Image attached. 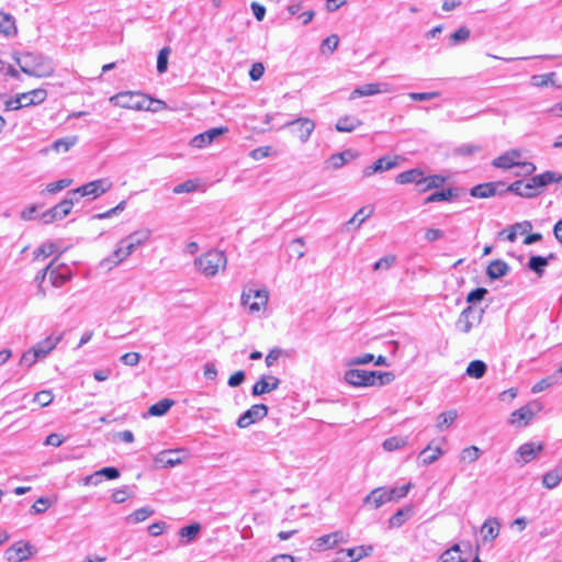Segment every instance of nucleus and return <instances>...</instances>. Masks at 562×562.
<instances>
[{"mask_svg":"<svg viewBox=\"0 0 562 562\" xmlns=\"http://www.w3.org/2000/svg\"><path fill=\"white\" fill-rule=\"evenodd\" d=\"M486 364L482 360H473L467 368V374L474 379H481L486 372Z\"/></svg>","mask_w":562,"mask_h":562,"instance_id":"obj_40","label":"nucleus"},{"mask_svg":"<svg viewBox=\"0 0 562 562\" xmlns=\"http://www.w3.org/2000/svg\"><path fill=\"white\" fill-rule=\"evenodd\" d=\"M349 541V533L344 530H336L334 532L323 535L316 538L313 542V549L315 551H326L338 547L339 544L347 543Z\"/></svg>","mask_w":562,"mask_h":562,"instance_id":"obj_7","label":"nucleus"},{"mask_svg":"<svg viewBox=\"0 0 562 562\" xmlns=\"http://www.w3.org/2000/svg\"><path fill=\"white\" fill-rule=\"evenodd\" d=\"M407 445V439L405 437H390L383 441V449L385 451H395Z\"/></svg>","mask_w":562,"mask_h":562,"instance_id":"obj_51","label":"nucleus"},{"mask_svg":"<svg viewBox=\"0 0 562 562\" xmlns=\"http://www.w3.org/2000/svg\"><path fill=\"white\" fill-rule=\"evenodd\" d=\"M440 93L438 91L431 92H411L408 97L413 101H427L439 97Z\"/></svg>","mask_w":562,"mask_h":562,"instance_id":"obj_62","label":"nucleus"},{"mask_svg":"<svg viewBox=\"0 0 562 562\" xmlns=\"http://www.w3.org/2000/svg\"><path fill=\"white\" fill-rule=\"evenodd\" d=\"M533 416L535 413L530 405H525L510 414L508 423L513 426L524 427L533 418Z\"/></svg>","mask_w":562,"mask_h":562,"instance_id":"obj_20","label":"nucleus"},{"mask_svg":"<svg viewBox=\"0 0 562 562\" xmlns=\"http://www.w3.org/2000/svg\"><path fill=\"white\" fill-rule=\"evenodd\" d=\"M389 91H390V88H389L387 83H381V82L364 83V85H361V86L355 88L352 90V92L350 93L349 99L353 100L357 98L375 95V94L385 93Z\"/></svg>","mask_w":562,"mask_h":562,"instance_id":"obj_14","label":"nucleus"},{"mask_svg":"<svg viewBox=\"0 0 562 562\" xmlns=\"http://www.w3.org/2000/svg\"><path fill=\"white\" fill-rule=\"evenodd\" d=\"M167 108L166 102L156 99L146 98L145 108L143 110L158 112L160 110H165Z\"/></svg>","mask_w":562,"mask_h":562,"instance_id":"obj_63","label":"nucleus"},{"mask_svg":"<svg viewBox=\"0 0 562 562\" xmlns=\"http://www.w3.org/2000/svg\"><path fill=\"white\" fill-rule=\"evenodd\" d=\"M110 101L114 102L121 108L143 110L145 108L146 98L140 93L126 91L113 95Z\"/></svg>","mask_w":562,"mask_h":562,"instance_id":"obj_10","label":"nucleus"},{"mask_svg":"<svg viewBox=\"0 0 562 562\" xmlns=\"http://www.w3.org/2000/svg\"><path fill=\"white\" fill-rule=\"evenodd\" d=\"M77 143V137L76 136H71V137H64V138H59L57 140H55L52 146H50V149L52 150H55L56 153H60V151H68L75 144Z\"/></svg>","mask_w":562,"mask_h":562,"instance_id":"obj_47","label":"nucleus"},{"mask_svg":"<svg viewBox=\"0 0 562 562\" xmlns=\"http://www.w3.org/2000/svg\"><path fill=\"white\" fill-rule=\"evenodd\" d=\"M524 189L525 198H535L542 191L536 176L529 178L526 182L524 181Z\"/></svg>","mask_w":562,"mask_h":562,"instance_id":"obj_48","label":"nucleus"},{"mask_svg":"<svg viewBox=\"0 0 562 562\" xmlns=\"http://www.w3.org/2000/svg\"><path fill=\"white\" fill-rule=\"evenodd\" d=\"M555 72H549L544 75H533L531 77V85L537 88H542L547 86H555L554 78Z\"/></svg>","mask_w":562,"mask_h":562,"instance_id":"obj_46","label":"nucleus"},{"mask_svg":"<svg viewBox=\"0 0 562 562\" xmlns=\"http://www.w3.org/2000/svg\"><path fill=\"white\" fill-rule=\"evenodd\" d=\"M173 403L175 402L172 400L164 398L153 404L148 409V414L150 416H162L171 408Z\"/></svg>","mask_w":562,"mask_h":562,"instance_id":"obj_39","label":"nucleus"},{"mask_svg":"<svg viewBox=\"0 0 562 562\" xmlns=\"http://www.w3.org/2000/svg\"><path fill=\"white\" fill-rule=\"evenodd\" d=\"M267 414L268 407L265 404H255L239 416L237 426L239 428H247L256 422L263 419Z\"/></svg>","mask_w":562,"mask_h":562,"instance_id":"obj_12","label":"nucleus"},{"mask_svg":"<svg viewBox=\"0 0 562 562\" xmlns=\"http://www.w3.org/2000/svg\"><path fill=\"white\" fill-rule=\"evenodd\" d=\"M536 177L541 189H543L546 186L550 183L562 181V175L557 173L554 171H546L543 173L537 175Z\"/></svg>","mask_w":562,"mask_h":562,"instance_id":"obj_50","label":"nucleus"},{"mask_svg":"<svg viewBox=\"0 0 562 562\" xmlns=\"http://www.w3.org/2000/svg\"><path fill=\"white\" fill-rule=\"evenodd\" d=\"M521 153L519 149H510L503 155L496 157L492 161V166L495 168L508 170L515 166L520 167L525 175H532L536 170V166L532 162H520L519 158Z\"/></svg>","mask_w":562,"mask_h":562,"instance_id":"obj_5","label":"nucleus"},{"mask_svg":"<svg viewBox=\"0 0 562 562\" xmlns=\"http://www.w3.org/2000/svg\"><path fill=\"white\" fill-rule=\"evenodd\" d=\"M71 279V271L68 266L65 263H60L58 266L53 265V269L50 272V283L55 288H59L64 285Z\"/></svg>","mask_w":562,"mask_h":562,"instance_id":"obj_18","label":"nucleus"},{"mask_svg":"<svg viewBox=\"0 0 562 562\" xmlns=\"http://www.w3.org/2000/svg\"><path fill=\"white\" fill-rule=\"evenodd\" d=\"M390 502V497L387 495L386 487H378L371 491L369 495L366 496L364 503L370 504L373 508H379L383 504Z\"/></svg>","mask_w":562,"mask_h":562,"instance_id":"obj_25","label":"nucleus"},{"mask_svg":"<svg viewBox=\"0 0 562 562\" xmlns=\"http://www.w3.org/2000/svg\"><path fill=\"white\" fill-rule=\"evenodd\" d=\"M397 165L396 159H391L389 157H382L373 162V169L378 172L386 171L394 168Z\"/></svg>","mask_w":562,"mask_h":562,"instance_id":"obj_55","label":"nucleus"},{"mask_svg":"<svg viewBox=\"0 0 562 562\" xmlns=\"http://www.w3.org/2000/svg\"><path fill=\"white\" fill-rule=\"evenodd\" d=\"M61 338V334L50 335L44 338L43 340L38 341L32 348L38 352L42 359H44L56 348V346L60 342Z\"/></svg>","mask_w":562,"mask_h":562,"instance_id":"obj_19","label":"nucleus"},{"mask_svg":"<svg viewBox=\"0 0 562 562\" xmlns=\"http://www.w3.org/2000/svg\"><path fill=\"white\" fill-rule=\"evenodd\" d=\"M154 509L149 506H145L134 510L132 514L126 516L125 520L127 524H138L146 520L148 517L154 515Z\"/></svg>","mask_w":562,"mask_h":562,"instance_id":"obj_32","label":"nucleus"},{"mask_svg":"<svg viewBox=\"0 0 562 562\" xmlns=\"http://www.w3.org/2000/svg\"><path fill=\"white\" fill-rule=\"evenodd\" d=\"M179 450H165L158 453L155 458V463L160 468H172L181 463Z\"/></svg>","mask_w":562,"mask_h":562,"instance_id":"obj_21","label":"nucleus"},{"mask_svg":"<svg viewBox=\"0 0 562 562\" xmlns=\"http://www.w3.org/2000/svg\"><path fill=\"white\" fill-rule=\"evenodd\" d=\"M501 525L496 518H488L484 521L481 532L484 540H494L499 533Z\"/></svg>","mask_w":562,"mask_h":562,"instance_id":"obj_29","label":"nucleus"},{"mask_svg":"<svg viewBox=\"0 0 562 562\" xmlns=\"http://www.w3.org/2000/svg\"><path fill=\"white\" fill-rule=\"evenodd\" d=\"M423 176L424 171L422 169L413 168L398 173L395 178V181L398 184L415 183L416 186L422 187Z\"/></svg>","mask_w":562,"mask_h":562,"instance_id":"obj_23","label":"nucleus"},{"mask_svg":"<svg viewBox=\"0 0 562 562\" xmlns=\"http://www.w3.org/2000/svg\"><path fill=\"white\" fill-rule=\"evenodd\" d=\"M281 128H290L291 133L304 144L310 139L315 130V123L308 117H299L284 123Z\"/></svg>","mask_w":562,"mask_h":562,"instance_id":"obj_8","label":"nucleus"},{"mask_svg":"<svg viewBox=\"0 0 562 562\" xmlns=\"http://www.w3.org/2000/svg\"><path fill=\"white\" fill-rule=\"evenodd\" d=\"M280 380L273 375H262L251 389L254 396H259L272 392L279 387Z\"/></svg>","mask_w":562,"mask_h":562,"instance_id":"obj_16","label":"nucleus"},{"mask_svg":"<svg viewBox=\"0 0 562 562\" xmlns=\"http://www.w3.org/2000/svg\"><path fill=\"white\" fill-rule=\"evenodd\" d=\"M200 524H191L189 526L182 527L179 530V536L183 540V542L188 544L196 538L198 533L200 532Z\"/></svg>","mask_w":562,"mask_h":562,"instance_id":"obj_37","label":"nucleus"},{"mask_svg":"<svg viewBox=\"0 0 562 562\" xmlns=\"http://www.w3.org/2000/svg\"><path fill=\"white\" fill-rule=\"evenodd\" d=\"M458 417V413L456 409H450L448 412H443L441 413L438 417H437V424H436V427L439 429V430H443V429H447L449 428L453 423L454 420L457 419Z\"/></svg>","mask_w":562,"mask_h":562,"instance_id":"obj_36","label":"nucleus"},{"mask_svg":"<svg viewBox=\"0 0 562 562\" xmlns=\"http://www.w3.org/2000/svg\"><path fill=\"white\" fill-rule=\"evenodd\" d=\"M150 236H151V231L148 228H143V229L135 231V232L131 233L128 236H126V238L138 247V246H142L145 243H147L149 240Z\"/></svg>","mask_w":562,"mask_h":562,"instance_id":"obj_45","label":"nucleus"},{"mask_svg":"<svg viewBox=\"0 0 562 562\" xmlns=\"http://www.w3.org/2000/svg\"><path fill=\"white\" fill-rule=\"evenodd\" d=\"M99 476H105L108 480H115L120 476V471L113 467L103 468L94 474L87 476L85 479V484H98L100 481L97 477Z\"/></svg>","mask_w":562,"mask_h":562,"instance_id":"obj_28","label":"nucleus"},{"mask_svg":"<svg viewBox=\"0 0 562 562\" xmlns=\"http://www.w3.org/2000/svg\"><path fill=\"white\" fill-rule=\"evenodd\" d=\"M361 125H362V122L358 117L351 116V115H346V116L340 117L337 121L335 128H336V131L341 132V133H350Z\"/></svg>","mask_w":562,"mask_h":562,"instance_id":"obj_26","label":"nucleus"},{"mask_svg":"<svg viewBox=\"0 0 562 562\" xmlns=\"http://www.w3.org/2000/svg\"><path fill=\"white\" fill-rule=\"evenodd\" d=\"M54 400V394L49 390H43L35 394L34 402L42 407L48 406Z\"/></svg>","mask_w":562,"mask_h":562,"instance_id":"obj_57","label":"nucleus"},{"mask_svg":"<svg viewBox=\"0 0 562 562\" xmlns=\"http://www.w3.org/2000/svg\"><path fill=\"white\" fill-rule=\"evenodd\" d=\"M473 319H474V311L471 306H468L467 308H464L461 312V314L459 315V317L456 322L457 329H459L461 333H464V334L470 333L474 325Z\"/></svg>","mask_w":562,"mask_h":562,"instance_id":"obj_24","label":"nucleus"},{"mask_svg":"<svg viewBox=\"0 0 562 562\" xmlns=\"http://www.w3.org/2000/svg\"><path fill=\"white\" fill-rule=\"evenodd\" d=\"M412 507H405V508H401L398 509L389 520V524H390V527L392 528H398L401 527L405 521L406 519L409 517V515L412 514Z\"/></svg>","mask_w":562,"mask_h":562,"instance_id":"obj_42","label":"nucleus"},{"mask_svg":"<svg viewBox=\"0 0 562 562\" xmlns=\"http://www.w3.org/2000/svg\"><path fill=\"white\" fill-rule=\"evenodd\" d=\"M228 132V127L220 126L210 128L199 135H195L191 140L190 145L194 148H204L211 145L218 136L224 135Z\"/></svg>","mask_w":562,"mask_h":562,"instance_id":"obj_13","label":"nucleus"},{"mask_svg":"<svg viewBox=\"0 0 562 562\" xmlns=\"http://www.w3.org/2000/svg\"><path fill=\"white\" fill-rule=\"evenodd\" d=\"M446 179L442 176L434 175L429 177H424L422 180L420 192H426L431 189H438L443 186Z\"/></svg>","mask_w":562,"mask_h":562,"instance_id":"obj_35","label":"nucleus"},{"mask_svg":"<svg viewBox=\"0 0 562 562\" xmlns=\"http://www.w3.org/2000/svg\"><path fill=\"white\" fill-rule=\"evenodd\" d=\"M128 258L125 249L119 241L113 252L101 261V267L111 270Z\"/></svg>","mask_w":562,"mask_h":562,"instance_id":"obj_22","label":"nucleus"},{"mask_svg":"<svg viewBox=\"0 0 562 562\" xmlns=\"http://www.w3.org/2000/svg\"><path fill=\"white\" fill-rule=\"evenodd\" d=\"M169 53H170V49L168 47H164L158 53V57H157V71L159 74H164V72L167 71Z\"/></svg>","mask_w":562,"mask_h":562,"instance_id":"obj_58","label":"nucleus"},{"mask_svg":"<svg viewBox=\"0 0 562 562\" xmlns=\"http://www.w3.org/2000/svg\"><path fill=\"white\" fill-rule=\"evenodd\" d=\"M411 488H412L411 483H407L405 485L397 486V487L387 488V495L390 497V502L398 501V499L405 497L408 494Z\"/></svg>","mask_w":562,"mask_h":562,"instance_id":"obj_53","label":"nucleus"},{"mask_svg":"<svg viewBox=\"0 0 562 562\" xmlns=\"http://www.w3.org/2000/svg\"><path fill=\"white\" fill-rule=\"evenodd\" d=\"M0 33L9 36L16 33L15 21L12 15L0 11Z\"/></svg>","mask_w":562,"mask_h":562,"instance_id":"obj_33","label":"nucleus"},{"mask_svg":"<svg viewBox=\"0 0 562 562\" xmlns=\"http://www.w3.org/2000/svg\"><path fill=\"white\" fill-rule=\"evenodd\" d=\"M481 456V450L476 446H470L461 451L462 461L475 462Z\"/></svg>","mask_w":562,"mask_h":562,"instance_id":"obj_54","label":"nucleus"},{"mask_svg":"<svg viewBox=\"0 0 562 562\" xmlns=\"http://www.w3.org/2000/svg\"><path fill=\"white\" fill-rule=\"evenodd\" d=\"M454 195L453 189L449 188L442 191H437L428 195L425 200V203L440 202V201H450Z\"/></svg>","mask_w":562,"mask_h":562,"instance_id":"obj_52","label":"nucleus"},{"mask_svg":"<svg viewBox=\"0 0 562 562\" xmlns=\"http://www.w3.org/2000/svg\"><path fill=\"white\" fill-rule=\"evenodd\" d=\"M72 183V179H60L55 182H50L46 186L45 191L47 193L54 194L66 188H68Z\"/></svg>","mask_w":562,"mask_h":562,"instance_id":"obj_56","label":"nucleus"},{"mask_svg":"<svg viewBox=\"0 0 562 562\" xmlns=\"http://www.w3.org/2000/svg\"><path fill=\"white\" fill-rule=\"evenodd\" d=\"M470 37V30L462 26L450 35V40L452 44H458L460 42H464Z\"/></svg>","mask_w":562,"mask_h":562,"instance_id":"obj_61","label":"nucleus"},{"mask_svg":"<svg viewBox=\"0 0 562 562\" xmlns=\"http://www.w3.org/2000/svg\"><path fill=\"white\" fill-rule=\"evenodd\" d=\"M20 69L34 77H47L53 72L49 61L41 54L26 53L18 59Z\"/></svg>","mask_w":562,"mask_h":562,"instance_id":"obj_2","label":"nucleus"},{"mask_svg":"<svg viewBox=\"0 0 562 562\" xmlns=\"http://www.w3.org/2000/svg\"><path fill=\"white\" fill-rule=\"evenodd\" d=\"M194 266L204 277L213 278L220 271H225L227 257L222 250H209L195 258Z\"/></svg>","mask_w":562,"mask_h":562,"instance_id":"obj_1","label":"nucleus"},{"mask_svg":"<svg viewBox=\"0 0 562 562\" xmlns=\"http://www.w3.org/2000/svg\"><path fill=\"white\" fill-rule=\"evenodd\" d=\"M561 481H562V469H559V468L544 473V475L542 477V484L549 490L557 487Z\"/></svg>","mask_w":562,"mask_h":562,"instance_id":"obj_34","label":"nucleus"},{"mask_svg":"<svg viewBox=\"0 0 562 562\" xmlns=\"http://www.w3.org/2000/svg\"><path fill=\"white\" fill-rule=\"evenodd\" d=\"M373 213L372 209H368L367 206H363L357 211V213L350 218L348 224H353L356 221H358V226H360L366 218L370 217Z\"/></svg>","mask_w":562,"mask_h":562,"instance_id":"obj_60","label":"nucleus"},{"mask_svg":"<svg viewBox=\"0 0 562 562\" xmlns=\"http://www.w3.org/2000/svg\"><path fill=\"white\" fill-rule=\"evenodd\" d=\"M41 356L38 355L35 349L30 348L26 351H24L20 358L19 364L21 367H25L26 369H30L33 367L38 360H41Z\"/></svg>","mask_w":562,"mask_h":562,"instance_id":"obj_44","label":"nucleus"},{"mask_svg":"<svg viewBox=\"0 0 562 562\" xmlns=\"http://www.w3.org/2000/svg\"><path fill=\"white\" fill-rule=\"evenodd\" d=\"M198 189V183L194 180H187L182 183L177 184L173 187L172 191L176 194L181 193H191L194 192Z\"/></svg>","mask_w":562,"mask_h":562,"instance_id":"obj_59","label":"nucleus"},{"mask_svg":"<svg viewBox=\"0 0 562 562\" xmlns=\"http://www.w3.org/2000/svg\"><path fill=\"white\" fill-rule=\"evenodd\" d=\"M505 187V183L502 181L497 182H487L474 186L471 189V195L479 199H485L496 195L497 193H502V188Z\"/></svg>","mask_w":562,"mask_h":562,"instance_id":"obj_15","label":"nucleus"},{"mask_svg":"<svg viewBox=\"0 0 562 562\" xmlns=\"http://www.w3.org/2000/svg\"><path fill=\"white\" fill-rule=\"evenodd\" d=\"M440 562H465L461 555L459 544H453L450 549H447L439 558Z\"/></svg>","mask_w":562,"mask_h":562,"instance_id":"obj_38","label":"nucleus"},{"mask_svg":"<svg viewBox=\"0 0 562 562\" xmlns=\"http://www.w3.org/2000/svg\"><path fill=\"white\" fill-rule=\"evenodd\" d=\"M269 293L266 289H255L246 285L243 289L240 302L249 313H258L267 306Z\"/></svg>","mask_w":562,"mask_h":562,"instance_id":"obj_4","label":"nucleus"},{"mask_svg":"<svg viewBox=\"0 0 562 562\" xmlns=\"http://www.w3.org/2000/svg\"><path fill=\"white\" fill-rule=\"evenodd\" d=\"M442 454L443 451L440 447L432 448L431 445H428L420 451L422 463L424 465H429L436 462Z\"/></svg>","mask_w":562,"mask_h":562,"instance_id":"obj_30","label":"nucleus"},{"mask_svg":"<svg viewBox=\"0 0 562 562\" xmlns=\"http://www.w3.org/2000/svg\"><path fill=\"white\" fill-rule=\"evenodd\" d=\"M112 182L109 179L102 178L90 181L77 189L68 191V195H80V196H89L98 198L103 193L108 192L112 188Z\"/></svg>","mask_w":562,"mask_h":562,"instance_id":"obj_6","label":"nucleus"},{"mask_svg":"<svg viewBox=\"0 0 562 562\" xmlns=\"http://www.w3.org/2000/svg\"><path fill=\"white\" fill-rule=\"evenodd\" d=\"M57 250L55 243L46 241L43 243L38 248L34 250V260H40L41 258H47L52 256Z\"/></svg>","mask_w":562,"mask_h":562,"instance_id":"obj_49","label":"nucleus"},{"mask_svg":"<svg viewBox=\"0 0 562 562\" xmlns=\"http://www.w3.org/2000/svg\"><path fill=\"white\" fill-rule=\"evenodd\" d=\"M373 546H358L349 549H340L336 553L334 562H358L371 555Z\"/></svg>","mask_w":562,"mask_h":562,"instance_id":"obj_11","label":"nucleus"},{"mask_svg":"<svg viewBox=\"0 0 562 562\" xmlns=\"http://www.w3.org/2000/svg\"><path fill=\"white\" fill-rule=\"evenodd\" d=\"M543 448L542 443L526 442L518 448L517 454L519 458L516 461L526 464L536 459Z\"/></svg>","mask_w":562,"mask_h":562,"instance_id":"obj_17","label":"nucleus"},{"mask_svg":"<svg viewBox=\"0 0 562 562\" xmlns=\"http://www.w3.org/2000/svg\"><path fill=\"white\" fill-rule=\"evenodd\" d=\"M508 271H509V266L504 260L497 259V260H493L487 266L486 274L491 279H499V278L506 276Z\"/></svg>","mask_w":562,"mask_h":562,"instance_id":"obj_27","label":"nucleus"},{"mask_svg":"<svg viewBox=\"0 0 562 562\" xmlns=\"http://www.w3.org/2000/svg\"><path fill=\"white\" fill-rule=\"evenodd\" d=\"M75 204V195H68L58 204L44 212L41 216L44 224L53 223L54 221L63 220L66 217Z\"/></svg>","mask_w":562,"mask_h":562,"instance_id":"obj_9","label":"nucleus"},{"mask_svg":"<svg viewBox=\"0 0 562 562\" xmlns=\"http://www.w3.org/2000/svg\"><path fill=\"white\" fill-rule=\"evenodd\" d=\"M395 260L396 258L393 255L384 256L374 263L373 270L389 269L394 265Z\"/></svg>","mask_w":562,"mask_h":562,"instance_id":"obj_64","label":"nucleus"},{"mask_svg":"<svg viewBox=\"0 0 562 562\" xmlns=\"http://www.w3.org/2000/svg\"><path fill=\"white\" fill-rule=\"evenodd\" d=\"M8 561H23L27 559V547L26 546H13L5 551Z\"/></svg>","mask_w":562,"mask_h":562,"instance_id":"obj_41","label":"nucleus"},{"mask_svg":"<svg viewBox=\"0 0 562 562\" xmlns=\"http://www.w3.org/2000/svg\"><path fill=\"white\" fill-rule=\"evenodd\" d=\"M353 157L355 155L351 150H345L342 153L331 155L328 162L330 164L331 168L338 169Z\"/></svg>","mask_w":562,"mask_h":562,"instance_id":"obj_43","label":"nucleus"},{"mask_svg":"<svg viewBox=\"0 0 562 562\" xmlns=\"http://www.w3.org/2000/svg\"><path fill=\"white\" fill-rule=\"evenodd\" d=\"M345 381L353 386H372L375 385L378 381L379 385H383L391 381V373L349 369L345 372Z\"/></svg>","mask_w":562,"mask_h":562,"instance_id":"obj_3","label":"nucleus"},{"mask_svg":"<svg viewBox=\"0 0 562 562\" xmlns=\"http://www.w3.org/2000/svg\"><path fill=\"white\" fill-rule=\"evenodd\" d=\"M552 258L553 254H550L549 257L531 256L528 261V268L535 271L538 276H542L544 273V267L548 266L549 259Z\"/></svg>","mask_w":562,"mask_h":562,"instance_id":"obj_31","label":"nucleus"}]
</instances>
